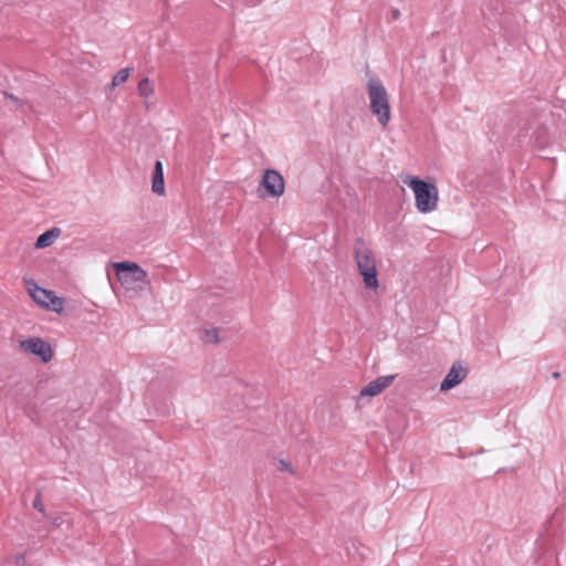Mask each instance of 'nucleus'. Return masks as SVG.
<instances>
[{"label":"nucleus","instance_id":"f257e3e1","mask_svg":"<svg viewBox=\"0 0 566 566\" xmlns=\"http://www.w3.org/2000/svg\"><path fill=\"white\" fill-rule=\"evenodd\" d=\"M403 182L412 190L415 206L420 213H430L437 210L439 189L434 182H428L413 176H407L403 178Z\"/></svg>","mask_w":566,"mask_h":566},{"label":"nucleus","instance_id":"f03ea898","mask_svg":"<svg viewBox=\"0 0 566 566\" xmlns=\"http://www.w3.org/2000/svg\"><path fill=\"white\" fill-rule=\"evenodd\" d=\"M355 261L363 277L364 286L367 290L377 291L379 280L377 262L373 251L364 243H358L355 248Z\"/></svg>","mask_w":566,"mask_h":566},{"label":"nucleus","instance_id":"7ed1b4c3","mask_svg":"<svg viewBox=\"0 0 566 566\" xmlns=\"http://www.w3.org/2000/svg\"><path fill=\"white\" fill-rule=\"evenodd\" d=\"M370 111L377 117L382 127L390 122L389 97L385 86L379 80L371 78L367 84Z\"/></svg>","mask_w":566,"mask_h":566},{"label":"nucleus","instance_id":"20e7f679","mask_svg":"<svg viewBox=\"0 0 566 566\" xmlns=\"http://www.w3.org/2000/svg\"><path fill=\"white\" fill-rule=\"evenodd\" d=\"M119 283L128 291H142L149 285L147 272L138 264L119 262L114 264Z\"/></svg>","mask_w":566,"mask_h":566},{"label":"nucleus","instance_id":"39448f33","mask_svg":"<svg viewBox=\"0 0 566 566\" xmlns=\"http://www.w3.org/2000/svg\"><path fill=\"white\" fill-rule=\"evenodd\" d=\"M27 290L32 300L45 310L60 313L63 310V300L53 292L38 286L34 282H27Z\"/></svg>","mask_w":566,"mask_h":566},{"label":"nucleus","instance_id":"423d86ee","mask_svg":"<svg viewBox=\"0 0 566 566\" xmlns=\"http://www.w3.org/2000/svg\"><path fill=\"white\" fill-rule=\"evenodd\" d=\"M19 347L23 352L36 356L44 364L51 361L54 356L52 345L41 337L20 339Z\"/></svg>","mask_w":566,"mask_h":566},{"label":"nucleus","instance_id":"0eeeda50","mask_svg":"<svg viewBox=\"0 0 566 566\" xmlns=\"http://www.w3.org/2000/svg\"><path fill=\"white\" fill-rule=\"evenodd\" d=\"M261 187L264 189L265 193L261 195V197H272L279 198L285 191V182L282 175L274 170L268 169L264 171Z\"/></svg>","mask_w":566,"mask_h":566},{"label":"nucleus","instance_id":"6e6552de","mask_svg":"<svg viewBox=\"0 0 566 566\" xmlns=\"http://www.w3.org/2000/svg\"><path fill=\"white\" fill-rule=\"evenodd\" d=\"M395 375L389 376H380L375 380L370 381L367 386H365L359 396L360 397H376L385 391L395 380Z\"/></svg>","mask_w":566,"mask_h":566},{"label":"nucleus","instance_id":"1a4fd4ad","mask_svg":"<svg viewBox=\"0 0 566 566\" xmlns=\"http://www.w3.org/2000/svg\"><path fill=\"white\" fill-rule=\"evenodd\" d=\"M467 377V369L460 364H453L448 375L441 382L440 389L442 391L449 390L459 385Z\"/></svg>","mask_w":566,"mask_h":566},{"label":"nucleus","instance_id":"9d476101","mask_svg":"<svg viewBox=\"0 0 566 566\" xmlns=\"http://www.w3.org/2000/svg\"><path fill=\"white\" fill-rule=\"evenodd\" d=\"M151 190L158 196H165L164 167L160 160L155 163L151 180Z\"/></svg>","mask_w":566,"mask_h":566},{"label":"nucleus","instance_id":"9b49d317","mask_svg":"<svg viewBox=\"0 0 566 566\" xmlns=\"http://www.w3.org/2000/svg\"><path fill=\"white\" fill-rule=\"evenodd\" d=\"M59 235H60L59 229H51V230L45 231L38 238V240L35 242V248L44 249V248L51 247L55 242V240L59 238Z\"/></svg>","mask_w":566,"mask_h":566},{"label":"nucleus","instance_id":"f8f14e48","mask_svg":"<svg viewBox=\"0 0 566 566\" xmlns=\"http://www.w3.org/2000/svg\"><path fill=\"white\" fill-rule=\"evenodd\" d=\"M137 91L140 97L149 98L155 93V87L148 77H144L139 81Z\"/></svg>","mask_w":566,"mask_h":566},{"label":"nucleus","instance_id":"ddd939ff","mask_svg":"<svg viewBox=\"0 0 566 566\" xmlns=\"http://www.w3.org/2000/svg\"><path fill=\"white\" fill-rule=\"evenodd\" d=\"M201 339L205 343H218L219 342V331L216 327L207 328L202 332Z\"/></svg>","mask_w":566,"mask_h":566},{"label":"nucleus","instance_id":"4468645a","mask_svg":"<svg viewBox=\"0 0 566 566\" xmlns=\"http://www.w3.org/2000/svg\"><path fill=\"white\" fill-rule=\"evenodd\" d=\"M129 77V69L119 70L112 80V86L116 87L120 84H124Z\"/></svg>","mask_w":566,"mask_h":566},{"label":"nucleus","instance_id":"2eb2a0df","mask_svg":"<svg viewBox=\"0 0 566 566\" xmlns=\"http://www.w3.org/2000/svg\"><path fill=\"white\" fill-rule=\"evenodd\" d=\"M277 469H279L280 471H286V472H290L291 474H294V473H295V471H294V469L292 468V465H291L289 462H286L285 460H280V461H279V467H277Z\"/></svg>","mask_w":566,"mask_h":566},{"label":"nucleus","instance_id":"dca6fc26","mask_svg":"<svg viewBox=\"0 0 566 566\" xmlns=\"http://www.w3.org/2000/svg\"><path fill=\"white\" fill-rule=\"evenodd\" d=\"M33 507L40 511L41 513H44V506L39 495L33 501Z\"/></svg>","mask_w":566,"mask_h":566},{"label":"nucleus","instance_id":"f3484780","mask_svg":"<svg viewBox=\"0 0 566 566\" xmlns=\"http://www.w3.org/2000/svg\"><path fill=\"white\" fill-rule=\"evenodd\" d=\"M554 377H555V378H558V377H559V374H558V373H555V374H554Z\"/></svg>","mask_w":566,"mask_h":566}]
</instances>
